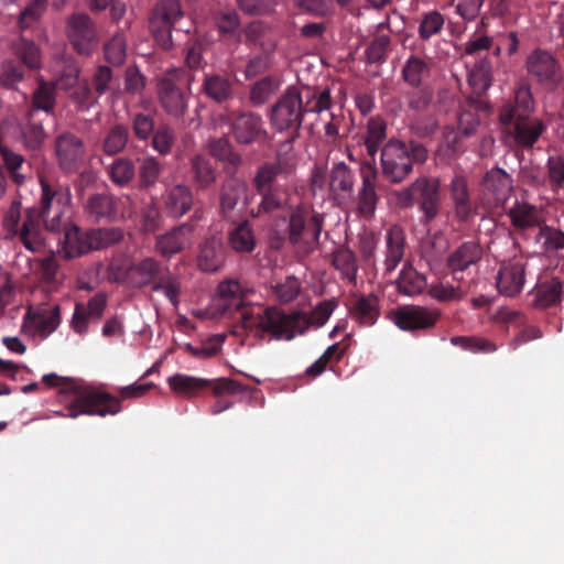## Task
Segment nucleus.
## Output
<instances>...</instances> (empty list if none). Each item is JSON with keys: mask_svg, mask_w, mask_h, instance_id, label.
<instances>
[{"mask_svg": "<svg viewBox=\"0 0 564 564\" xmlns=\"http://www.w3.org/2000/svg\"><path fill=\"white\" fill-rule=\"evenodd\" d=\"M41 195L36 205L25 212L23 219V247L31 252L45 249L43 226L47 231L62 232L67 221L66 213L72 204L70 188L66 184L40 178Z\"/></svg>", "mask_w": 564, "mask_h": 564, "instance_id": "f257e3e1", "label": "nucleus"}, {"mask_svg": "<svg viewBox=\"0 0 564 564\" xmlns=\"http://www.w3.org/2000/svg\"><path fill=\"white\" fill-rule=\"evenodd\" d=\"M335 306L333 301H324L310 315L300 311L286 314L278 307L269 306L267 310L246 313L243 319L248 327L256 330V337L259 339L269 336V339L291 340L296 334H303L311 325L323 326Z\"/></svg>", "mask_w": 564, "mask_h": 564, "instance_id": "f03ea898", "label": "nucleus"}, {"mask_svg": "<svg viewBox=\"0 0 564 564\" xmlns=\"http://www.w3.org/2000/svg\"><path fill=\"white\" fill-rule=\"evenodd\" d=\"M332 107L333 99L328 88L307 90L303 100L301 91L291 86L272 106L270 123L274 130L290 134L283 147L291 149L292 143L300 138L304 113H322L330 110Z\"/></svg>", "mask_w": 564, "mask_h": 564, "instance_id": "7ed1b4c3", "label": "nucleus"}, {"mask_svg": "<svg viewBox=\"0 0 564 564\" xmlns=\"http://www.w3.org/2000/svg\"><path fill=\"white\" fill-rule=\"evenodd\" d=\"M294 169V163L279 152L272 162L262 163L252 178V186L260 196L256 208L251 209L253 217H271L292 208V189L286 182H281Z\"/></svg>", "mask_w": 564, "mask_h": 564, "instance_id": "20e7f679", "label": "nucleus"}, {"mask_svg": "<svg viewBox=\"0 0 564 564\" xmlns=\"http://www.w3.org/2000/svg\"><path fill=\"white\" fill-rule=\"evenodd\" d=\"M42 382L51 388H59V393L70 399L66 408V416L75 419L79 415L107 416L121 412L120 401L101 388L94 387L82 380L47 373Z\"/></svg>", "mask_w": 564, "mask_h": 564, "instance_id": "39448f33", "label": "nucleus"}, {"mask_svg": "<svg viewBox=\"0 0 564 564\" xmlns=\"http://www.w3.org/2000/svg\"><path fill=\"white\" fill-rule=\"evenodd\" d=\"M534 100L531 88L520 85L514 97L502 105L499 111L500 123L513 137L517 147L530 150L538 142L546 127L543 121L533 116Z\"/></svg>", "mask_w": 564, "mask_h": 564, "instance_id": "423d86ee", "label": "nucleus"}, {"mask_svg": "<svg viewBox=\"0 0 564 564\" xmlns=\"http://www.w3.org/2000/svg\"><path fill=\"white\" fill-rule=\"evenodd\" d=\"M426 159L427 150L423 144L389 140L381 149L382 175L391 183H401L412 172L413 163H424Z\"/></svg>", "mask_w": 564, "mask_h": 564, "instance_id": "0eeeda50", "label": "nucleus"}, {"mask_svg": "<svg viewBox=\"0 0 564 564\" xmlns=\"http://www.w3.org/2000/svg\"><path fill=\"white\" fill-rule=\"evenodd\" d=\"M129 278L137 288L151 286L154 292H162L174 307H177L181 295V281L167 267H163L155 258L147 257L129 268Z\"/></svg>", "mask_w": 564, "mask_h": 564, "instance_id": "6e6552de", "label": "nucleus"}, {"mask_svg": "<svg viewBox=\"0 0 564 564\" xmlns=\"http://www.w3.org/2000/svg\"><path fill=\"white\" fill-rule=\"evenodd\" d=\"M395 198L401 208H410L416 205L422 214L420 223L429 225L441 210V182L435 176H420L408 187L398 191Z\"/></svg>", "mask_w": 564, "mask_h": 564, "instance_id": "1a4fd4ad", "label": "nucleus"}, {"mask_svg": "<svg viewBox=\"0 0 564 564\" xmlns=\"http://www.w3.org/2000/svg\"><path fill=\"white\" fill-rule=\"evenodd\" d=\"M324 216L307 205H297L290 209L285 236L295 249L308 254L318 243L323 230Z\"/></svg>", "mask_w": 564, "mask_h": 564, "instance_id": "9d476101", "label": "nucleus"}, {"mask_svg": "<svg viewBox=\"0 0 564 564\" xmlns=\"http://www.w3.org/2000/svg\"><path fill=\"white\" fill-rule=\"evenodd\" d=\"M63 253L67 259H73L91 250H99L118 243L123 238V231L120 228H98L82 231L76 226L66 224L62 229Z\"/></svg>", "mask_w": 564, "mask_h": 564, "instance_id": "9b49d317", "label": "nucleus"}, {"mask_svg": "<svg viewBox=\"0 0 564 564\" xmlns=\"http://www.w3.org/2000/svg\"><path fill=\"white\" fill-rule=\"evenodd\" d=\"M167 384L175 394L187 399L195 398L207 389H210L215 397L238 394L247 390L246 386L232 379L218 378L210 380L184 373L169 377Z\"/></svg>", "mask_w": 564, "mask_h": 564, "instance_id": "f8f14e48", "label": "nucleus"}, {"mask_svg": "<svg viewBox=\"0 0 564 564\" xmlns=\"http://www.w3.org/2000/svg\"><path fill=\"white\" fill-rule=\"evenodd\" d=\"M182 69H171L158 83V98L162 109L173 118H182L188 107L189 93L182 87Z\"/></svg>", "mask_w": 564, "mask_h": 564, "instance_id": "ddd939ff", "label": "nucleus"}, {"mask_svg": "<svg viewBox=\"0 0 564 564\" xmlns=\"http://www.w3.org/2000/svg\"><path fill=\"white\" fill-rule=\"evenodd\" d=\"M183 15L180 0H159L155 4L150 18V30L163 50L172 47V30Z\"/></svg>", "mask_w": 564, "mask_h": 564, "instance_id": "4468645a", "label": "nucleus"}, {"mask_svg": "<svg viewBox=\"0 0 564 564\" xmlns=\"http://www.w3.org/2000/svg\"><path fill=\"white\" fill-rule=\"evenodd\" d=\"M215 306L223 315L234 316L239 319L243 328L256 336V330L251 329L245 323L246 313L254 312L258 310H265L261 306H247L245 304L242 289L239 282L229 280L219 283L217 288V296L215 299Z\"/></svg>", "mask_w": 564, "mask_h": 564, "instance_id": "2eb2a0df", "label": "nucleus"}, {"mask_svg": "<svg viewBox=\"0 0 564 564\" xmlns=\"http://www.w3.org/2000/svg\"><path fill=\"white\" fill-rule=\"evenodd\" d=\"M528 74L540 85L547 89H555L562 83V68L560 61L549 51L533 50L525 59Z\"/></svg>", "mask_w": 564, "mask_h": 564, "instance_id": "dca6fc26", "label": "nucleus"}, {"mask_svg": "<svg viewBox=\"0 0 564 564\" xmlns=\"http://www.w3.org/2000/svg\"><path fill=\"white\" fill-rule=\"evenodd\" d=\"M57 164L64 172H77L85 162L86 149L80 137L70 131L57 134L54 141Z\"/></svg>", "mask_w": 564, "mask_h": 564, "instance_id": "f3484780", "label": "nucleus"}, {"mask_svg": "<svg viewBox=\"0 0 564 564\" xmlns=\"http://www.w3.org/2000/svg\"><path fill=\"white\" fill-rule=\"evenodd\" d=\"M67 34L74 50L80 55L87 56L97 47L96 25L85 13H74L68 18Z\"/></svg>", "mask_w": 564, "mask_h": 564, "instance_id": "a211bd4d", "label": "nucleus"}, {"mask_svg": "<svg viewBox=\"0 0 564 564\" xmlns=\"http://www.w3.org/2000/svg\"><path fill=\"white\" fill-rule=\"evenodd\" d=\"M441 318V311L435 307L406 305L395 310L394 324L402 330H420L434 327Z\"/></svg>", "mask_w": 564, "mask_h": 564, "instance_id": "6ab92c4d", "label": "nucleus"}, {"mask_svg": "<svg viewBox=\"0 0 564 564\" xmlns=\"http://www.w3.org/2000/svg\"><path fill=\"white\" fill-rule=\"evenodd\" d=\"M361 186L358 189L356 205L358 214L367 219L373 217L379 195L377 194L378 171L375 163L364 161L359 167Z\"/></svg>", "mask_w": 564, "mask_h": 564, "instance_id": "aec40b11", "label": "nucleus"}, {"mask_svg": "<svg viewBox=\"0 0 564 564\" xmlns=\"http://www.w3.org/2000/svg\"><path fill=\"white\" fill-rule=\"evenodd\" d=\"M481 191L485 203L490 207H498L508 199L512 191V180L505 170L494 167L484 175Z\"/></svg>", "mask_w": 564, "mask_h": 564, "instance_id": "412c9836", "label": "nucleus"}, {"mask_svg": "<svg viewBox=\"0 0 564 564\" xmlns=\"http://www.w3.org/2000/svg\"><path fill=\"white\" fill-rule=\"evenodd\" d=\"M482 258V248L476 241H465L446 259V267L452 274L453 281L463 283L465 272L473 265H476Z\"/></svg>", "mask_w": 564, "mask_h": 564, "instance_id": "4be33fe9", "label": "nucleus"}, {"mask_svg": "<svg viewBox=\"0 0 564 564\" xmlns=\"http://www.w3.org/2000/svg\"><path fill=\"white\" fill-rule=\"evenodd\" d=\"M527 261L523 258H513L503 262L497 276V288L506 296L518 295L525 282Z\"/></svg>", "mask_w": 564, "mask_h": 564, "instance_id": "5701e85b", "label": "nucleus"}, {"mask_svg": "<svg viewBox=\"0 0 564 564\" xmlns=\"http://www.w3.org/2000/svg\"><path fill=\"white\" fill-rule=\"evenodd\" d=\"M106 305L107 295L102 292L90 297L87 304L77 303L72 318L74 332L79 335L85 334L90 321H99L102 317Z\"/></svg>", "mask_w": 564, "mask_h": 564, "instance_id": "b1692460", "label": "nucleus"}, {"mask_svg": "<svg viewBox=\"0 0 564 564\" xmlns=\"http://www.w3.org/2000/svg\"><path fill=\"white\" fill-rule=\"evenodd\" d=\"M489 105L481 98L468 97L457 117V129L465 138L476 134L481 116L487 115Z\"/></svg>", "mask_w": 564, "mask_h": 564, "instance_id": "393cba45", "label": "nucleus"}, {"mask_svg": "<svg viewBox=\"0 0 564 564\" xmlns=\"http://www.w3.org/2000/svg\"><path fill=\"white\" fill-rule=\"evenodd\" d=\"M192 231V225L182 224L163 235H159L155 238V251L163 258L171 259L174 254L181 252L184 249L188 242V237Z\"/></svg>", "mask_w": 564, "mask_h": 564, "instance_id": "a878e982", "label": "nucleus"}, {"mask_svg": "<svg viewBox=\"0 0 564 564\" xmlns=\"http://www.w3.org/2000/svg\"><path fill=\"white\" fill-rule=\"evenodd\" d=\"M246 195L247 184L243 181L237 177L226 180L219 193V207L223 217L235 221L237 206Z\"/></svg>", "mask_w": 564, "mask_h": 564, "instance_id": "bb28decb", "label": "nucleus"}, {"mask_svg": "<svg viewBox=\"0 0 564 564\" xmlns=\"http://www.w3.org/2000/svg\"><path fill=\"white\" fill-rule=\"evenodd\" d=\"M165 213L173 218H180L189 212L193 205L192 189L183 184L169 187L163 195Z\"/></svg>", "mask_w": 564, "mask_h": 564, "instance_id": "cd10ccee", "label": "nucleus"}, {"mask_svg": "<svg viewBox=\"0 0 564 564\" xmlns=\"http://www.w3.org/2000/svg\"><path fill=\"white\" fill-rule=\"evenodd\" d=\"M231 129L234 138L241 144H250L264 133L261 117L251 112L237 116Z\"/></svg>", "mask_w": 564, "mask_h": 564, "instance_id": "c85d7f7f", "label": "nucleus"}, {"mask_svg": "<svg viewBox=\"0 0 564 564\" xmlns=\"http://www.w3.org/2000/svg\"><path fill=\"white\" fill-rule=\"evenodd\" d=\"M405 252V234L403 229L394 225L386 235L384 272L391 273L402 261Z\"/></svg>", "mask_w": 564, "mask_h": 564, "instance_id": "c756f323", "label": "nucleus"}, {"mask_svg": "<svg viewBox=\"0 0 564 564\" xmlns=\"http://www.w3.org/2000/svg\"><path fill=\"white\" fill-rule=\"evenodd\" d=\"M200 93L217 104L227 102L234 96V84L225 75L216 73L204 74Z\"/></svg>", "mask_w": 564, "mask_h": 564, "instance_id": "7c9ffc66", "label": "nucleus"}, {"mask_svg": "<svg viewBox=\"0 0 564 564\" xmlns=\"http://www.w3.org/2000/svg\"><path fill=\"white\" fill-rule=\"evenodd\" d=\"M351 318L360 326H372L380 315L379 299L377 295H360L349 308Z\"/></svg>", "mask_w": 564, "mask_h": 564, "instance_id": "2f4dec72", "label": "nucleus"}, {"mask_svg": "<svg viewBox=\"0 0 564 564\" xmlns=\"http://www.w3.org/2000/svg\"><path fill=\"white\" fill-rule=\"evenodd\" d=\"M118 204L119 199L116 196L97 193L87 199L85 210L95 220L106 219L112 221L118 216Z\"/></svg>", "mask_w": 564, "mask_h": 564, "instance_id": "473e14b6", "label": "nucleus"}, {"mask_svg": "<svg viewBox=\"0 0 564 564\" xmlns=\"http://www.w3.org/2000/svg\"><path fill=\"white\" fill-rule=\"evenodd\" d=\"M449 191L457 218L463 221L467 220L471 216L474 208L466 178L462 175H455L451 181Z\"/></svg>", "mask_w": 564, "mask_h": 564, "instance_id": "72a5a7b5", "label": "nucleus"}, {"mask_svg": "<svg viewBox=\"0 0 564 564\" xmlns=\"http://www.w3.org/2000/svg\"><path fill=\"white\" fill-rule=\"evenodd\" d=\"M0 155L12 182L18 186L23 185L31 173V169L26 164L24 156L4 144L0 148Z\"/></svg>", "mask_w": 564, "mask_h": 564, "instance_id": "f704fd0d", "label": "nucleus"}, {"mask_svg": "<svg viewBox=\"0 0 564 564\" xmlns=\"http://www.w3.org/2000/svg\"><path fill=\"white\" fill-rule=\"evenodd\" d=\"M431 76V66L423 57L411 54L401 69V78L410 87L426 85Z\"/></svg>", "mask_w": 564, "mask_h": 564, "instance_id": "c9c22d12", "label": "nucleus"}, {"mask_svg": "<svg viewBox=\"0 0 564 564\" xmlns=\"http://www.w3.org/2000/svg\"><path fill=\"white\" fill-rule=\"evenodd\" d=\"M514 228L525 230L533 227L543 226L542 216L539 209L527 203H516L507 214Z\"/></svg>", "mask_w": 564, "mask_h": 564, "instance_id": "e433bc0d", "label": "nucleus"}, {"mask_svg": "<svg viewBox=\"0 0 564 564\" xmlns=\"http://www.w3.org/2000/svg\"><path fill=\"white\" fill-rule=\"evenodd\" d=\"M130 139L129 128L123 123L111 126L100 140V150L109 156L121 153Z\"/></svg>", "mask_w": 564, "mask_h": 564, "instance_id": "4c0bfd02", "label": "nucleus"}, {"mask_svg": "<svg viewBox=\"0 0 564 564\" xmlns=\"http://www.w3.org/2000/svg\"><path fill=\"white\" fill-rule=\"evenodd\" d=\"M198 267L205 272H216L224 264L223 245L216 239L206 240L199 249Z\"/></svg>", "mask_w": 564, "mask_h": 564, "instance_id": "58836bf2", "label": "nucleus"}, {"mask_svg": "<svg viewBox=\"0 0 564 564\" xmlns=\"http://www.w3.org/2000/svg\"><path fill=\"white\" fill-rule=\"evenodd\" d=\"M426 286V278L417 272L411 263H404L397 280L398 291L404 295L413 296L422 293Z\"/></svg>", "mask_w": 564, "mask_h": 564, "instance_id": "ea45409f", "label": "nucleus"}, {"mask_svg": "<svg viewBox=\"0 0 564 564\" xmlns=\"http://www.w3.org/2000/svg\"><path fill=\"white\" fill-rule=\"evenodd\" d=\"M21 133L26 149L39 150L43 145L46 132L42 120L37 118L34 110L28 112L26 121L21 127Z\"/></svg>", "mask_w": 564, "mask_h": 564, "instance_id": "a19ab883", "label": "nucleus"}, {"mask_svg": "<svg viewBox=\"0 0 564 564\" xmlns=\"http://www.w3.org/2000/svg\"><path fill=\"white\" fill-rule=\"evenodd\" d=\"M563 284L558 278L540 283L536 288L534 305L538 308H547L561 303Z\"/></svg>", "mask_w": 564, "mask_h": 564, "instance_id": "79ce46f5", "label": "nucleus"}, {"mask_svg": "<svg viewBox=\"0 0 564 564\" xmlns=\"http://www.w3.org/2000/svg\"><path fill=\"white\" fill-rule=\"evenodd\" d=\"M332 257V265L340 272L341 278L355 283L358 272L355 252L341 246L334 250Z\"/></svg>", "mask_w": 564, "mask_h": 564, "instance_id": "37998d69", "label": "nucleus"}, {"mask_svg": "<svg viewBox=\"0 0 564 564\" xmlns=\"http://www.w3.org/2000/svg\"><path fill=\"white\" fill-rule=\"evenodd\" d=\"M12 50L19 62L30 69L41 67L40 47L32 41L21 35L12 43Z\"/></svg>", "mask_w": 564, "mask_h": 564, "instance_id": "c03bdc74", "label": "nucleus"}, {"mask_svg": "<svg viewBox=\"0 0 564 564\" xmlns=\"http://www.w3.org/2000/svg\"><path fill=\"white\" fill-rule=\"evenodd\" d=\"M468 82L473 88L474 94L477 95L476 98H480L481 95H484L491 86V63L487 58L477 62L469 73Z\"/></svg>", "mask_w": 564, "mask_h": 564, "instance_id": "a18cd8bd", "label": "nucleus"}, {"mask_svg": "<svg viewBox=\"0 0 564 564\" xmlns=\"http://www.w3.org/2000/svg\"><path fill=\"white\" fill-rule=\"evenodd\" d=\"M355 186V174L344 162L335 163L329 173V187L334 192L351 193Z\"/></svg>", "mask_w": 564, "mask_h": 564, "instance_id": "49530a36", "label": "nucleus"}, {"mask_svg": "<svg viewBox=\"0 0 564 564\" xmlns=\"http://www.w3.org/2000/svg\"><path fill=\"white\" fill-rule=\"evenodd\" d=\"M194 182L199 189L208 188L216 181V172L209 159L195 155L191 163Z\"/></svg>", "mask_w": 564, "mask_h": 564, "instance_id": "de8ad7c7", "label": "nucleus"}, {"mask_svg": "<svg viewBox=\"0 0 564 564\" xmlns=\"http://www.w3.org/2000/svg\"><path fill=\"white\" fill-rule=\"evenodd\" d=\"M229 245L237 252H251L256 247L253 229L246 220L229 232Z\"/></svg>", "mask_w": 564, "mask_h": 564, "instance_id": "09e8293b", "label": "nucleus"}, {"mask_svg": "<svg viewBox=\"0 0 564 564\" xmlns=\"http://www.w3.org/2000/svg\"><path fill=\"white\" fill-rule=\"evenodd\" d=\"M386 123L378 119H370L367 123V131L364 140V144L367 150L369 158L375 161V156L387 137Z\"/></svg>", "mask_w": 564, "mask_h": 564, "instance_id": "8fccbe9b", "label": "nucleus"}, {"mask_svg": "<svg viewBox=\"0 0 564 564\" xmlns=\"http://www.w3.org/2000/svg\"><path fill=\"white\" fill-rule=\"evenodd\" d=\"M535 241L541 245L545 252H557L564 250V231L560 228L543 224L535 236Z\"/></svg>", "mask_w": 564, "mask_h": 564, "instance_id": "3c124183", "label": "nucleus"}, {"mask_svg": "<svg viewBox=\"0 0 564 564\" xmlns=\"http://www.w3.org/2000/svg\"><path fill=\"white\" fill-rule=\"evenodd\" d=\"M55 90L56 88L53 84L40 82L32 95L33 108L31 110H34L36 115L39 110H43L46 113L53 112L56 104Z\"/></svg>", "mask_w": 564, "mask_h": 564, "instance_id": "603ef678", "label": "nucleus"}, {"mask_svg": "<svg viewBox=\"0 0 564 564\" xmlns=\"http://www.w3.org/2000/svg\"><path fill=\"white\" fill-rule=\"evenodd\" d=\"M48 0H32L20 12L18 17V26L21 32L32 29L39 23L47 8Z\"/></svg>", "mask_w": 564, "mask_h": 564, "instance_id": "864d4df0", "label": "nucleus"}, {"mask_svg": "<svg viewBox=\"0 0 564 564\" xmlns=\"http://www.w3.org/2000/svg\"><path fill=\"white\" fill-rule=\"evenodd\" d=\"M109 177L116 185H128L135 177L134 163L128 158L116 159L109 167Z\"/></svg>", "mask_w": 564, "mask_h": 564, "instance_id": "5fc2aeb1", "label": "nucleus"}, {"mask_svg": "<svg viewBox=\"0 0 564 564\" xmlns=\"http://www.w3.org/2000/svg\"><path fill=\"white\" fill-rule=\"evenodd\" d=\"M412 90L406 93L405 99L408 107L414 111H425L433 100V88L429 84L411 87Z\"/></svg>", "mask_w": 564, "mask_h": 564, "instance_id": "6e6d98bb", "label": "nucleus"}, {"mask_svg": "<svg viewBox=\"0 0 564 564\" xmlns=\"http://www.w3.org/2000/svg\"><path fill=\"white\" fill-rule=\"evenodd\" d=\"M0 68V85L7 89H14L24 78V67L19 61L6 59Z\"/></svg>", "mask_w": 564, "mask_h": 564, "instance_id": "4d7b16f0", "label": "nucleus"}, {"mask_svg": "<svg viewBox=\"0 0 564 564\" xmlns=\"http://www.w3.org/2000/svg\"><path fill=\"white\" fill-rule=\"evenodd\" d=\"M105 58L112 65H121L127 56V44L123 32H116L104 46Z\"/></svg>", "mask_w": 564, "mask_h": 564, "instance_id": "13d9d810", "label": "nucleus"}, {"mask_svg": "<svg viewBox=\"0 0 564 564\" xmlns=\"http://www.w3.org/2000/svg\"><path fill=\"white\" fill-rule=\"evenodd\" d=\"M280 80L274 76H265L258 80L250 90V100L254 105H263L279 89Z\"/></svg>", "mask_w": 564, "mask_h": 564, "instance_id": "bf43d9fd", "label": "nucleus"}, {"mask_svg": "<svg viewBox=\"0 0 564 564\" xmlns=\"http://www.w3.org/2000/svg\"><path fill=\"white\" fill-rule=\"evenodd\" d=\"M79 65L74 59H66L59 75L52 84L56 89L69 93L79 83Z\"/></svg>", "mask_w": 564, "mask_h": 564, "instance_id": "052dcab7", "label": "nucleus"}, {"mask_svg": "<svg viewBox=\"0 0 564 564\" xmlns=\"http://www.w3.org/2000/svg\"><path fill=\"white\" fill-rule=\"evenodd\" d=\"M59 322L61 317L58 306L43 310L33 318L34 327L42 337H46L52 334L58 327Z\"/></svg>", "mask_w": 564, "mask_h": 564, "instance_id": "680f3d73", "label": "nucleus"}, {"mask_svg": "<svg viewBox=\"0 0 564 564\" xmlns=\"http://www.w3.org/2000/svg\"><path fill=\"white\" fill-rule=\"evenodd\" d=\"M161 163L154 156L144 158L139 167L138 181L139 187L141 189H147L153 186L160 174H161Z\"/></svg>", "mask_w": 564, "mask_h": 564, "instance_id": "e2e57ef3", "label": "nucleus"}, {"mask_svg": "<svg viewBox=\"0 0 564 564\" xmlns=\"http://www.w3.org/2000/svg\"><path fill=\"white\" fill-rule=\"evenodd\" d=\"M68 98L78 110H88L98 101V97L86 80L79 82L69 93Z\"/></svg>", "mask_w": 564, "mask_h": 564, "instance_id": "0e129e2a", "label": "nucleus"}, {"mask_svg": "<svg viewBox=\"0 0 564 564\" xmlns=\"http://www.w3.org/2000/svg\"><path fill=\"white\" fill-rule=\"evenodd\" d=\"M20 219H21V203L19 200H13L4 215L3 227L6 229L8 237L18 238V240L23 245V240H22L23 224L20 226Z\"/></svg>", "mask_w": 564, "mask_h": 564, "instance_id": "69168bd1", "label": "nucleus"}, {"mask_svg": "<svg viewBox=\"0 0 564 564\" xmlns=\"http://www.w3.org/2000/svg\"><path fill=\"white\" fill-rule=\"evenodd\" d=\"M154 116L150 112H137L131 117V128L134 137L140 141H147L155 132Z\"/></svg>", "mask_w": 564, "mask_h": 564, "instance_id": "338daca9", "label": "nucleus"}, {"mask_svg": "<svg viewBox=\"0 0 564 564\" xmlns=\"http://www.w3.org/2000/svg\"><path fill=\"white\" fill-rule=\"evenodd\" d=\"M151 138L152 148L156 152L161 155H167L171 153L175 142V133L169 124H160Z\"/></svg>", "mask_w": 564, "mask_h": 564, "instance_id": "774afa93", "label": "nucleus"}]
</instances>
